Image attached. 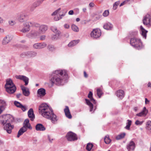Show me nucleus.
<instances>
[{"mask_svg": "<svg viewBox=\"0 0 151 151\" xmlns=\"http://www.w3.org/2000/svg\"><path fill=\"white\" fill-rule=\"evenodd\" d=\"M67 76L65 70H56L52 73L50 81L52 84L58 86H63L67 82Z\"/></svg>", "mask_w": 151, "mask_h": 151, "instance_id": "1", "label": "nucleus"}, {"mask_svg": "<svg viewBox=\"0 0 151 151\" xmlns=\"http://www.w3.org/2000/svg\"><path fill=\"white\" fill-rule=\"evenodd\" d=\"M40 113L44 117L51 121L52 123H54L57 121V116L54 114L52 109L46 104H41L39 108Z\"/></svg>", "mask_w": 151, "mask_h": 151, "instance_id": "2", "label": "nucleus"}, {"mask_svg": "<svg viewBox=\"0 0 151 151\" xmlns=\"http://www.w3.org/2000/svg\"><path fill=\"white\" fill-rule=\"evenodd\" d=\"M14 121V118L11 115L6 114L0 116V124L4 126V129L9 134L11 133L14 127V126L11 124Z\"/></svg>", "mask_w": 151, "mask_h": 151, "instance_id": "3", "label": "nucleus"}, {"mask_svg": "<svg viewBox=\"0 0 151 151\" xmlns=\"http://www.w3.org/2000/svg\"><path fill=\"white\" fill-rule=\"evenodd\" d=\"M130 44L134 48L138 50H139L142 47V45L141 40L134 37L130 39Z\"/></svg>", "mask_w": 151, "mask_h": 151, "instance_id": "4", "label": "nucleus"}, {"mask_svg": "<svg viewBox=\"0 0 151 151\" xmlns=\"http://www.w3.org/2000/svg\"><path fill=\"white\" fill-rule=\"evenodd\" d=\"M92 96V92L90 91L88 95V97L90 99V100H89L87 99H85L86 104L89 106L90 107V111L91 112L93 110V105L92 103L95 104L96 103L95 100L93 98Z\"/></svg>", "mask_w": 151, "mask_h": 151, "instance_id": "5", "label": "nucleus"}, {"mask_svg": "<svg viewBox=\"0 0 151 151\" xmlns=\"http://www.w3.org/2000/svg\"><path fill=\"white\" fill-rule=\"evenodd\" d=\"M51 29L52 32L55 34L52 35L51 37L52 39V40H55L59 39L61 34L60 32L55 27H52Z\"/></svg>", "mask_w": 151, "mask_h": 151, "instance_id": "6", "label": "nucleus"}, {"mask_svg": "<svg viewBox=\"0 0 151 151\" xmlns=\"http://www.w3.org/2000/svg\"><path fill=\"white\" fill-rule=\"evenodd\" d=\"M66 137L68 141H73L78 139L77 135L72 132H69L67 134Z\"/></svg>", "mask_w": 151, "mask_h": 151, "instance_id": "7", "label": "nucleus"}, {"mask_svg": "<svg viewBox=\"0 0 151 151\" xmlns=\"http://www.w3.org/2000/svg\"><path fill=\"white\" fill-rule=\"evenodd\" d=\"M101 35V30L98 29H94L90 34L91 37L95 39L99 38Z\"/></svg>", "mask_w": 151, "mask_h": 151, "instance_id": "8", "label": "nucleus"}, {"mask_svg": "<svg viewBox=\"0 0 151 151\" xmlns=\"http://www.w3.org/2000/svg\"><path fill=\"white\" fill-rule=\"evenodd\" d=\"M39 35V32L37 30H32L26 35V36L29 38L34 39L35 38Z\"/></svg>", "mask_w": 151, "mask_h": 151, "instance_id": "9", "label": "nucleus"}, {"mask_svg": "<svg viewBox=\"0 0 151 151\" xmlns=\"http://www.w3.org/2000/svg\"><path fill=\"white\" fill-rule=\"evenodd\" d=\"M23 27L22 28L19 30V31L22 33H25L27 32L30 30V26L26 22L23 23Z\"/></svg>", "mask_w": 151, "mask_h": 151, "instance_id": "10", "label": "nucleus"}, {"mask_svg": "<svg viewBox=\"0 0 151 151\" xmlns=\"http://www.w3.org/2000/svg\"><path fill=\"white\" fill-rule=\"evenodd\" d=\"M47 45V44L45 42L37 43L34 44L33 47L35 49H40L45 47Z\"/></svg>", "mask_w": 151, "mask_h": 151, "instance_id": "11", "label": "nucleus"}, {"mask_svg": "<svg viewBox=\"0 0 151 151\" xmlns=\"http://www.w3.org/2000/svg\"><path fill=\"white\" fill-rule=\"evenodd\" d=\"M27 16V15L26 13L21 12L18 16V20L20 22H23L25 21V18Z\"/></svg>", "mask_w": 151, "mask_h": 151, "instance_id": "12", "label": "nucleus"}, {"mask_svg": "<svg viewBox=\"0 0 151 151\" xmlns=\"http://www.w3.org/2000/svg\"><path fill=\"white\" fill-rule=\"evenodd\" d=\"M6 91L10 94L14 93L16 90V87L15 86L8 87L5 88Z\"/></svg>", "mask_w": 151, "mask_h": 151, "instance_id": "13", "label": "nucleus"}, {"mask_svg": "<svg viewBox=\"0 0 151 151\" xmlns=\"http://www.w3.org/2000/svg\"><path fill=\"white\" fill-rule=\"evenodd\" d=\"M16 78L17 79L23 80L25 82V85L27 86L28 85L29 80L28 78L22 75L17 76Z\"/></svg>", "mask_w": 151, "mask_h": 151, "instance_id": "14", "label": "nucleus"}, {"mask_svg": "<svg viewBox=\"0 0 151 151\" xmlns=\"http://www.w3.org/2000/svg\"><path fill=\"white\" fill-rule=\"evenodd\" d=\"M135 145L134 142L132 141H131L129 144L127 145V148L128 151L134 150L135 148Z\"/></svg>", "mask_w": 151, "mask_h": 151, "instance_id": "15", "label": "nucleus"}, {"mask_svg": "<svg viewBox=\"0 0 151 151\" xmlns=\"http://www.w3.org/2000/svg\"><path fill=\"white\" fill-rule=\"evenodd\" d=\"M151 19L150 18V15L149 14H147L144 17L143 20V24L145 25H149Z\"/></svg>", "mask_w": 151, "mask_h": 151, "instance_id": "16", "label": "nucleus"}, {"mask_svg": "<svg viewBox=\"0 0 151 151\" xmlns=\"http://www.w3.org/2000/svg\"><path fill=\"white\" fill-rule=\"evenodd\" d=\"M48 27L47 26L45 25H42L39 27V33L43 34L45 33L47 30Z\"/></svg>", "mask_w": 151, "mask_h": 151, "instance_id": "17", "label": "nucleus"}, {"mask_svg": "<svg viewBox=\"0 0 151 151\" xmlns=\"http://www.w3.org/2000/svg\"><path fill=\"white\" fill-rule=\"evenodd\" d=\"M116 94L119 98L122 99L124 96L125 94L124 91L122 90H119L116 91Z\"/></svg>", "mask_w": 151, "mask_h": 151, "instance_id": "18", "label": "nucleus"}, {"mask_svg": "<svg viewBox=\"0 0 151 151\" xmlns=\"http://www.w3.org/2000/svg\"><path fill=\"white\" fill-rule=\"evenodd\" d=\"M28 115L30 120L33 121L35 119V115L34 113L33 110L32 109H30L28 112Z\"/></svg>", "mask_w": 151, "mask_h": 151, "instance_id": "19", "label": "nucleus"}, {"mask_svg": "<svg viewBox=\"0 0 151 151\" xmlns=\"http://www.w3.org/2000/svg\"><path fill=\"white\" fill-rule=\"evenodd\" d=\"M35 129L37 131H44L46 129L44 126L42 124H37L35 127Z\"/></svg>", "mask_w": 151, "mask_h": 151, "instance_id": "20", "label": "nucleus"}, {"mask_svg": "<svg viewBox=\"0 0 151 151\" xmlns=\"http://www.w3.org/2000/svg\"><path fill=\"white\" fill-rule=\"evenodd\" d=\"M37 93L38 96L43 97L45 96L46 94L45 90L43 88L39 89L37 90Z\"/></svg>", "mask_w": 151, "mask_h": 151, "instance_id": "21", "label": "nucleus"}, {"mask_svg": "<svg viewBox=\"0 0 151 151\" xmlns=\"http://www.w3.org/2000/svg\"><path fill=\"white\" fill-rule=\"evenodd\" d=\"M12 40V38L9 35H7L4 37L2 41V43L3 45H6L9 43Z\"/></svg>", "mask_w": 151, "mask_h": 151, "instance_id": "22", "label": "nucleus"}, {"mask_svg": "<svg viewBox=\"0 0 151 151\" xmlns=\"http://www.w3.org/2000/svg\"><path fill=\"white\" fill-rule=\"evenodd\" d=\"M113 25L109 22L105 23L103 26L104 28L107 30H111L113 29Z\"/></svg>", "mask_w": 151, "mask_h": 151, "instance_id": "23", "label": "nucleus"}, {"mask_svg": "<svg viewBox=\"0 0 151 151\" xmlns=\"http://www.w3.org/2000/svg\"><path fill=\"white\" fill-rule=\"evenodd\" d=\"M21 88L23 94L26 96H28L30 94L29 91L28 89L27 90V88L23 86H21Z\"/></svg>", "mask_w": 151, "mask_h": 151, "instance_id": "24", "label": "nucleus"}, {"mask_svg": "<svg viewBox=\"0 0 151 151\" xmlns=\"http://www.w3.org/2000/svg\"><path fill=\"white\" fill-rule=\"evenodd\" d=\"M27 129L25 127V126H23L20 129L17 135V137L19 138L21 135H22L23 133L26 132Z\"/></svg>", "mask_w": 151, "mask_h": 151, "instance_id": "25", "label": "nucleus"}, {"mask_svg": "<svg viewBox=\"0 0 151 151\" xmlns=\"http://www.w3.org/2000/svg\"><path fill=\"white\" fill-rule=\"evenodd\" d=\"M6 82V83L4 86L5 88L12 86H15L13 83L12 80L10 78L7 79Z\"/></svg>", "mask_w": 151, "mask_h": 151, "instance_id": "26", "label": "nucleus"}, {"mask_svg": "<svg viewBox=\"0 0 151 151\" xmlns=\"http://www.w3.org/2000/svg\"><path fill=\"white\" fill-rule=\"evenodd\" d=\"M64 111L66 117L69 119H71L72 118V116L70 112L68 106H66Z\"/></svg>", "mask_w": 151, "mask_h": 151, "instance_id": "27", "label": "nucleus"}, {"mask_svg": "<svg viewBox=\"0 0 151 151\" xmlns=\"http://www.w3.org/2000/svg\"><path fill=\"white\" fill-rule=\"evenodd\" d=\"M27 57L29 58H33L36 56L37 53L35 51H29L27 52Z\"/></svg>", "mask_w": 151, "mask_h": 151, "instance_id": "28", "label": "nucleus"}, {"mask_svg": "<svg viewBox=\"0 0 151 151\" xmlns=\"http://www.w3.org/2000/svg\"><path fill=\"white\" fill-rule=\"evenodd\" d=\"M24 125L23 126H25V127L27 128H29L30 129H32V127H31L30 124L29 123V120L28 119H26L24 122Z\"/></svg>", "mask_w": 151, "mask_h": 151, "instance_id": "29", "label": "nucleus"}, {"mask_svg": "<svg viewBox=\"0 0 151 151\" xmlns=\"http://www.w3.org/2000/svg\"><path fill=\"white\" fill-rule=\"evenodd\" d=\"M40 4L39 1L38 0L37 1L35 2L31 5L30 10L31 11L34 10V9L37 7Z\"/></svg>", "mask_w": 151, "mask_h": 151, "instance_id": "30", "label": "nucleus"}, {"mask_svg": "<svg viewBox=\"0 0 151 151\" xmlns=\"http://www.w3.org/2000/svg\"><path fill=\"white\" fill-rule=\"evenodd\" d=\"M79 40H73L68 44V46L69 47H72L77 44L79 42Z\"/></svg>", "mask_w": 151, "mask_h": 151, "instance_id": "31", "label": "nucleus"}, {"mask_svg": "<svg viewBox=\"0 0 151 151\" xmlns=\"http://www.w3.org/2000/svg\"><path fill=\"white\" fill-rule=\"evenodd\" d=\"M125 135L126 133H125L124 132L121 133L116 137V140H120L124 138Z\"/></svg>", "mask_w": 151, "mask_h": 151, "instance_id": "32", "label": "nucleus"}, {"mask_svg": "<svg viewBox=\"0 0 151 151\" xmlns=\"http://www.w3.org/2000/svg\"><path fill=\"white\" fill-rule=\"evenodd\" d=\"M127 122L126 123V126L125 127V128L128 130L130 129V127L131 125L132 122V121L129 119L127 120Z\"/></svg>", "mask_w": 151, "mask_h": 151, "instance_id": "33", "label": "nucleus"}, {"mask_svg": "<svg viewBox=\"0 0 151 151\" xmlns=\"http://www.w3.org/2000/svg\"><path fill=\"white\" fill-rule=\"evenodd\" d=\"M104 141L105 143L108 144L111 142V140L109 138L108 135H106L104 138Z\"/></svg>", "mask_w": 151, "mask_h": 151, "instance_id": "34", "label": "nucleus"}, {"mask_svg": "<svg viewBox=\"0 0 151 151\" xmlns=\"http://www.w3.org/2000/svg\"><path fill=\"white\" fill-rule=\"evenodd\" d=\"M93 146V145L91 143H89L87 144L86 147V149L88 151H91V148Z\"/></svg>", "mask_w": 151, "mask_h": 151, "instance_id": "35", "label": "nucleus"}, {"mask_svg": "<svg viewBox=\"0 0 151 151\" xmlns=\"http://www.w3.org/2000/svg\"><path fill=\"white\" fill-rule=\"evenodd\" d=\"M71 28L72 30L76 32H78L79 31V29L74 24H72V25Z\"/></svg>", "mask_w": 151, "mask_h": 151, "instance_id": "36", "label": "nucleus"}, {"mask_svg": "<svg viewBox=\"0 0 151 151\" xmlns=\"http://www.w3.org/2000/svg\"><path fill=\"white\" fill-rule=\"evenodd\" d=\"M97 93L99 98H100L103 93L102 90L100 88H98L97 90Z\"/></svg>", "mask_w": 151, "mask_h": 151, "instance_id": "37", "label": "nucleus"}, {"mask_svg": "<svg viewBox=\"0 0 151 151\" xmlns=\"http://www.w3.org/2000/svg\"><path fill=\"white\" fill-rule=\"evenodd\" d=\"M48 49L50 51H52L55 50V49L54 46L52 45H49L47 46Z\"/></svg>", "mask_w": 151, "mask_h": 151, "instance_id": "38", "label": "nucleus"}, {"mask_svg": "<svg viewBox=\"0 0 151 151\" xmlns=\"http://www.w3.org/2000/svg\"><path fill=\"white\" fill-rule=\"evenodd\" d=\"M146 128L148 130L151 129V121H148L147 122Z\"/></svg>", "mask_w": 151, "mask_h": 151, "instance_id": "39", "label": "nucleus"}, {"mask_svg": "<svg viewBox=\"0 0 151 151\" xmlns=\"http://www.w3.org/2000/svg\"><path fill=\"white\" fill-rule=\"evenodd\" d=\"M109 11L108 10H105L103 13L102 15L104 17H106L109 15Z\"/></svg>", "mask_w": 151, "mask_h": 151, "instance_id": "40", "label": "nucleus"}, {"mask_svg": "<svg viewBox=\"0 0 151 151\" xmlns=\"http://www.w3.org/2000/svg\"><path fill=\"white\" fill-rule=\"evenodd\" d=\"M147 31L145 30L141 31V33L142 36L145 39L146 37V34Z\"/></svg>", "mask_w": 151, "mask_h": 151, "instance_id": "41", "label": "nucleus"}, {"mask_svg": "<svg viewBox=\"0 0 151 151\" xmlns=\"http://www.w3.org/2000/svg\"><path fill=\"white\" fill-rule=\"evenodd\" d=\"M1 105L0 106H3L4 108H5L6 105V102L5 101L2 100H0V104Z\"/></svg>", "mask_w": 151, "mask_h": 151, "instance_id": "42", "label": "nucleus"}, {"mask_svg": "<svg viewBox=\"0 0 151 151\" xmlns=\"http://www.w3.org/2000/svg\"><path fill=\"white\" fill-rule=\"evenodd\" d=\"M14 104L16 106L19 108L21 107V106L22 105V104L20 102L17 101H14Z\"/></svg>", "mask_w": 151, "mask_h": 151, "instance_id": "43", "label": "nucleus"}, {"mask_svg": "<svg viewBox=\"0 0 151 151\" xmlns=\"http://www.w3.org/2000/svg\"><path fill=\"white\" fill-rule=\"evenodd\" d=\"M119 1H116L114 3L113 5V7L114 10H116L117 9V6L119 4Z\"/></svg>", "mask_w": 151, "mask_h": 151, "instance_id": "44", "label": "nucleus"}, {"mask_svg": "<svg viewBox=\"0 0 151 151\" xmlns=\"http://www.w3.org/2000/svg\"><path fill=\"white\" fill-rule=\"evenodd\" d=\"M138 32L137 31L132 32L130 33V34L131 36H133L134 37L136 36L137 35Z\"/></svg>", "mask_w": 151, "mask_h": 151, "instance_id": "45", "label": "nucleus"}, {"mask_svg": "<svg viewBox=\"0 0 151 151\" xmlns=\"http://www.w3.org/2000/svg\"><path fill=\"white\" fill-rule=\"evenodd\" d=\"M146 114H146V113H145V112L142 111L141 112L137 114L136 115L138 116H142L146 115Z\"/></svg>", "mask_w": 151, "mask_h": 151, "instance_id": "46", "label": "nucleus"}, {"mask_svg": "<svg viewBox=\"0 0 151 151\" xmlns=\"http://www.w3.org/2000/svg\"><path fill=\"white\" fill-rule=\"evenodd\" d=\"M61 9L60 8H59L57 10L55 11L53 13H52L51 14V15L53 16L54 15H55L58 14L59 13V11Z\"/></svg>", "mask_w": 151, "mask_h": 151, "instance_id": "47", "label": "nucleus"}, {"mask_svg": "<svg viewBox=\"0 0 151 151\" xmlns=\"http://www.w3.org/2000/svg\"><path fill=\"white\" fill-rule=\"evenodd\" d=\"M26 53L27 52L22 53L20 55V57L22 58H24L25 56H27V55Z\"/></svg>", "mask_w": 151, "mask_h": 151, "instance_id": "48", "label": "nucleus"}, {"mask_svg": "<svg viewBox=\"0 0 151 151\" xmlns=\"http://www.w3.org/2000/svg\"><path fill=\"white\" fill-rule=\"evenodd\" d=\"M23 111H24L27 110L26 107L24 106H23L22 104L21 105V107L20 108Z\"/></svg>", "mask_w": 151, "mask_h": 151, "instance_id": "49", "label": "nucleus"}, {"mask_svg": "<svg viewBox=\"0 0 151 151\" xmlns=\"http://www.w3.org/2000/svg\"><path fill=\"white\" fill-rule=\"evenodd\" d=\"M142 123V122H140L138 120H137L135 122V124L137 125H141Z\"/></svg>", "mask_w": 151, "mask_h": 151, "instance_id": "50", "label": "nucleus"}, {"mask_svg": "<svg viewBox=\"0 0 151 151\" xmlns=\"http://www.w3.org/2000/svg\"><path fill=\"white\" fill-rule=\"evenodd\" d=\"M46 36L45 35H42L40 36V39L41 40H45Z\"/></svg>", "mask_w": 151, "mask_h": 151, "instance_id": "51", "label": "nucleus"}, {"mask_svg": "<svg viewBox=\"0 0 151 151\" xmlns=\"http://www.w3.org/2000/svg\"><path fill=\"white\" fill-rule=\"evenodd\" d=\"M4 109L5 108L3 106H0V114L2 112Z\"/></svg>", "mask_w": 151, "mask_h": 151, "instance_id": "52", "label": "nucleus"}, {"mask_svg": "<svg viewBox=\"0 0 151 151\" xmlns=\"http://www.w3.org/2000/svg\"><path fill=\"white\" fill-rule=\"evenodd\" d=\"M62 19V17L60 16L58 17H56L54 18V19L55 21H58L59 20V19Z\"/></svg>", "mask_w": 151, "mask_h": 151, "instance_id": "53", "label": "nucleus"}, {"mask_svg": "<svg viewBox=\"0 0 151 151\" xmlns=\"http://www.w3.org/2000/svg\"><path fill=\"white\" fill-rule=\"evenodd\" d=\"M33 143L34 144H36L37 142V139L36 138H33Z\"/></svg>", "mask_w": 151, "mask_h": 151, "instance_id": "54", "label": "nucleus"}, {"mask_svg": "<svg viewBox=\"0 0 151 151\" xmlns=\"http://www.w3.org/2000/svg\"><path fill=\"white\" fill-rule=\"evenodd\" d=\"M9 24L11 25H13L16 23V22L14 21H9Z\"/></svg>", "mask_w": 151, "mask_h": 151, "instance_id": "55", "label": "nucleus"}, {"mask_svg": "<svg viewBox=\"0 0 151 151\" xmlns=\"http://www.w3.org/2000/svg\"><path fill=\"white\" fill-rule=\"evenodd\" d=\"M30 26H32L33 25L34 23H35L33 22H26Z\"/></svg>", "mask_w": 151, "mask_h": 151, "instance_id": "56", "label": "nucleus"}, {"mask_svg": "<svg viewBox=\"0 0 151 151\" xmlns=\"http://www.w3.org/2000/svg\"><path fill=\"white\" fill-rule=\"evenodd\" d=\"M64 27L65 28L68 29V28H69L70 26H69V25L68 24H64Z\"/></svg>", "mask_w": 151, "mask_h": 151, "instance_id": "57", "label": "nucleus"}, {"mask_svg": "<svg viewBox=\"0 0 151 151\" xmlns=\"http://www.w3.org/2000/svg\"><path fill=\"white\" fill-rule=\"evenodd\" d=\"M74 12L73 10H71L68 12V14L69 15H72L73 14Z\"/></svg>", "mask_w": 151, "mask_h": 151, "instance_id": "58", "label": "nucleus"}, {"mask_svg": "<svg viewBox=\"0 0 151 151\" xmlns=\"http://www.w3.org/2000/svg\"><path fill=\"white\" fill-rule=\"evenodd\" d=\"M142 111H143L145 113H146V114H147L148 112L147 110L146 109V108L145 107H144L143 110Z\"/></svg>", "mask_w": 151, "mask_h": 151, "instance_id": "59", "label": "nucleus"}, {"mask_svg": "<svg viewBox=\"0 0 151 151\" xmlns=\"http://www.w3.org/2000/svg\"><path fill=\"white\" fill-rule=\"evenodd\" d=\"M101 17V15H97L96 18V20L99 19Z\"/></svg>", "mask_w": 151, "mask_h": 151, "instance_id": "60", "label": "nucleus"}, {"mask_svg": "<svg viewBox=\"0 0 151 151\" xmlns=\"http://www.w3.org/2000/svg\"><path fill=\"white\" fill-rule=\"evenodd\" d=\"M145 104H148L149 102V101L146 98H145Z\"/></svg>", "mask_w": 151, "mask_h": 151, "instance_id": "61", "label": "nucleus"}, {"mask_svg": "<svg viewBox=\"0 0 151 151\" xmlns=\"http://www.w3.org/2000/svg\"><path fill=\"white\" fill-rule=\"evenodd\" d=\"M84 77L86 78L88 77V75L87 74L86 72L85 71L84 72Z\"/></svg>", "mask_w": 151, "mask_h": 151, "instance_id": "62", "label": "nucleus"}, {"mask_svg": "<svg viewBox=\"0 0 151 151\" xmlns=\"http://www.w3.org/2000/svg\"><path fill=\"white\" fill-rule=\"evenodd\" d=\"M22 95L21 93L17 94L16 95V97L17 98H19L20 97V96Z\"/></svg>", "mask_w": 151, "mask_h": 151, "instance_id": "63", "label": "nucleus"}, {"mask_svg": "<svg viewBox=\"0 0 151 151\" xmlns=\"http://www.w3.org/2000/svg\"><path fill=\"white\" fill-rule=\"evenodd\" d=\"M89 6L91 7H93L94 6V4L93 3H90L89 4Z\"/></svg>", "mask_w": 151, "mask_h": 151, "instance_id": "64", "label": "nucleus"}]
</instances>
